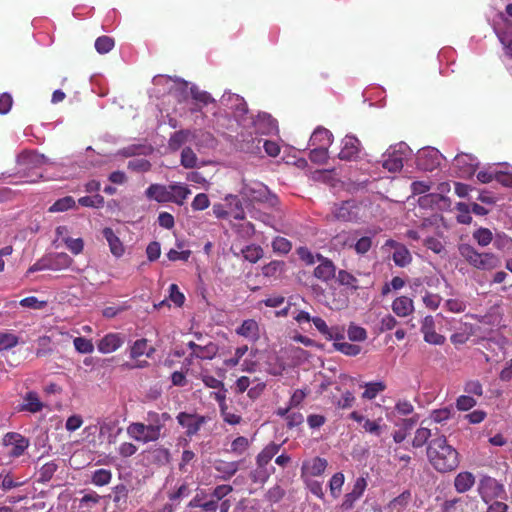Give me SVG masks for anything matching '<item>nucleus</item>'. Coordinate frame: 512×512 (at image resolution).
<instances>
[{
	"label": "nucleus",
	"instance_id": "nucleus-1",
	"mask_svg": "<svg viewBox=\"0 0 512 512\" xmlns=\"http://www.w3.org/2000/svg\"><path fill=\"white\" fill-rule=\"evenodd\" d=\"M427 457L431 465L440 473L451 472L459 466V454L447 443L444 436L429 442Z\"/></svg>",
	"mask_w": 512,
	"mask_h": 512
},
{
	"label": "nucleus",
	"instance_id": "nucleus-2",
	"mask_svg": "<svg viewBox=\"0 0 512 512\" xmlns=\"http://www.w3.org/2000/svg\"><path fill=\"white\" fill-rule=\"evenodd\" d=\"M190 194L191 190L183 183L151 184L145 191L148 199L155 200L158 203L171 202L179 206L184 204Z\"/></svg>",
	"mask_w": 512,
	"mask_h": 512
},
{
	"label": "nucleus",
	"instance_id": "nucleus-3",
	"mask_svg": "<svg viewBox=\"0 0 512 512\" xmlns=\"http://www.w3.org/2000/svg\"><path fill=\"white\" fill-rule=\"evenodd\" d=\"M457 249L460 257L475 269L493 270L500 266V259L494 253H480L468 243H460Z\"/></svg>",
	"mask_w": 512,
	"mask_h": 512
},
{
	"label": "nucleus",
	"instance_id": "nucleus-4",
	"mask_svg": "<svg viewBox=\"0 0 512 512\" xmlns=\"http://www.w3.org/2000/svg\"><path fill=\"white\" fill-rule=\"evenodd\" d=\"M162 426L160 424L132 423L127 428L128 435L136 441L147 443L160 437Z\"/></svg>",
	"mask_w": 512,
	"mask_h": 512
},
{
	"label": "nucleus",
	"instance_id": "nucleus-5",
	"mask_svg": "<svg viewBox=\"0 0 512 512\" xmlns=\"http://www.w3.org/2000/svg\"><path fill=\"white\" fill-rule=\"evenodd\" d=\"M479 493L487 502V498H504V486L490 476H484L479 482Z\"/></svg>",
	"mask_w": 512,
	"mask_h": 512
},
{
	"label": "nucleus",
	"instance_id": "nucleus-6",
	"mask_svg": "<svg viewBox=\"0 0 512 512\" xmlns=\"http://www.w3.org/2000/svg\"><path fill=\"white\" fill-rule=\"evenodd\" d=\"M360 151L361 143L359 139L352 135H346L342 140L338 158L344 161H356L359 159Z\"/></svg>",
	"mask_w": 512,
	"mask_h": 512
},
{
	"label": "nucleus",
	"instance_id": "nucleus-7",
	"mask_svg": "<svg viewBox=\"0 0 512 512\" xmlns=\"http://www.w3.org/2000/svg\"><path fill=\"white\" fill-rule=\"evenodd\" d=\"M441 154L435 148H425L417 155V166L424 171H433L440 166Z\"/></svg>",
	"mask_w": 512,
	"mask_h": 512
},
{
	"label": "nucleus",
	"instance_id": "nucleus-8",
	"mask_svg": "<svg viewBox=\"0 0 512 512\" xmlns=\"http://www.w3.org/2000/svg\"><path fill=\"white\" fill-rule=\"evenodd\" d=\"M421 333L423 334V339L425 342L432 345H443L446 341L444 335H441L435 330V320L434 317L428 315L424 317L421 323L420 328Z\"/></svg>",
	"mask_w": 512,
	"mask_h": 512
},
{
	"label": "nucleus",
	"instance_id": "nucleus-9",
	"mask_svg": "<svg viewBox=\"0 0 512 512\" xmlns=\"http://www.w3.org/2000/svg\"><path fill=\"white\" fill-rule=\"evenodd\" d=\"M318 266L315 267L313 275L322 282H329L336 276V266L329 258L316 254Z\"/></svg>",
	"mask_w": 512,
	"mask_h": 512
},
{
	"label": "nucleus",
	"instance_id": "nucleus-10",
	"mask_svg": "<svg viewBox=\"0 0 512 512\" xmlns=\"http://www.w3.org/2000/svg\"><path fill=\"white\" fill-rule=\"evenodd\" d=\"M384 246L392 248L394 250L392 254V259L396 266L406 267L411 263L412 256L404 244L399 243L393 239H388L385 242Z\"/></svg>",
	"mask_w": 512,
	"mask_h": 512
},
{
	"label": "nucleus",
	"instance_id": "nucleus-11",
	"mask_svg": "<svg viewBox=\"0 0 512 512\" xmlns=\"http://www.w3.org/2000/svg\"><path fill=\"white\" fill-rule=\"evenodd\" d=\"M125 342V336L121 333L111 332L106 334L97 343L100 353L109 354L118 350Z\"/></svg>",
	"mask_w": 512,
	"mask_h": 512
},
{
	"label": "nucleus",
	"instance_id": "nucleus-12",
	"mask_svg": "<svg viewBox=\"0 0 512 512\" xmlns=\"http://www.w3.org/2000/svg\"><path fill=\"white\" fill-rule=\"evenodd\" d=\"M333 214L340 221H353L358 216V207L352 200L342 201L339 204H335Z\"/></svg>",
	"mask_w": 512,
	"mask_h": 512
},
{
	"label": "nucleus",
	"instance_id": "nucleus-13",
	"mask_svg": "<svg viewBox=\"0 0 512 512\" xmlns=\"http://www.w3.org/2000/svg\"><path fill=\"white\" fill-rule=\"evenodd\" d=\"M5 446H12L9 454L13 457L21 456L29 446V441L18 433H7L3 438Z\"/></svg>",
	"mask_w": 512,
	"mask_h": 512
},
{
	"label": "nucleus",
	"instance_id": "nucleus-14",
	"mask_svg": "<svg viewBox=\"0 0 512 512\" xmlns=\"http://www.w3.org/2000/svg\"><path fill=\"white\" fill-rule=\"evenodd\" d=\"M384 157L382 166L389 172H398L403 168L404 156L401 151L395 149L388 150Z\"/></svg>",
	"mask_w": 512,
	"mask_h": 512
},
{
	"label": "nucleus",
	"instance_id": "nucleus-15",
	"mask_svg": "<svg viewBox=\"0 0 512 512\" xmlns=\"http://www.w3.org/2000/svg\"><path fill=\"white\" fill-rule=\"evenodd\" d=\"M102 234L108 242L110 252L112 253V255H114L117 258L121 257L125 252V248L122 241L114 233L113 229L110 227H105L102 231Z\"/></svg>",
	"mask_w": 512,
	"mask_h": 512
},
{
	"label": "nucleus",
	"instance_id": "nucleus-16",
	"mask_svg": "<svg viewBox=\"0 0 512 512\" xmlns=\"http://www.w3.org/2000/svg\"><path fill=\"white\" fill-rule=\"evenodd\" d=\"M337 393L331 397L332 404L340 409L352 408L356 398L354 394L348 390H341L338 386L336 387Z\"/></svg>",
	"mask_w": 512,
	"mask_h": 512
},
{
	"label": "nucleus",
	"instance_id": "nucleus-17",
	"mask_svg": "<svg viewBox=\"0 0 512 512\" xmlns=\"http://www.w3.org/2000/svg\"><path fill=\"white\" fill-rule=\"evenodd\" d=\"M366 488V481L364 478H358L353 486L350 493L345 495V499L342 503V508L349 510L353 507L354 502L360 498Z\"/></svg>",
	"mask_w": 512,
	"mask_h": 512
},
{
	"label": "nucleus",
	"instance_id": "nucleus-18",
	"mask_svg": "<svg viewBox=\"0 0 512 512\" xmlns=\"http://www.w3.org/2000/svg\"><path fill=\"white\" fill-rule=\"evenodd\" d=\"M392 310L399 317H407L414 311L413 300L407 296L397 297L392 302Z\"/></svg>",
	"mask_w": 512,
	"mask_h": 512
},
{
	"label": "nucleus",
	"instance_id": "nucleus-19",
	"mask_svg": "<svg viewBox=\"0 0 512 512\" xmlns=\"http://www.w3.org/2000/svg\"><path fill=\"white\" fill-rule=\"evenodd\" d=\"M259 325L254 319L244 320L243 323L236 329V333L244 338L252 341H257L259 338Z\"/></svg>",
	"mask_w": 512,
	"mask_h": 512
},
{
	"label": "nucleus",
	"instance_id": "nucleus-20",
	"mask_svg": "<svg viewBox=\"0 0 512 512\" xmlns=\"http://www.w3.org/2000/svg\"><path fill=\"white\" fill-rule=\"evenodd\" d=\"M327 467V461L320 457H315L311 460L304 461L302 465V474H308L310 476L321 475Z\"/></svg>",
	"mask_w": 512,
	"mask_h": 512
},
{
	"label": "nucleus",
	"instance_id": "nucleus-21",
	"mask_svg": "<svg viewBox=\"0 0 512 512\" xmlns=\"http://www.w3.org/2000/svg\"><path fill=\"white\" fill-rule=\"evenodd\" d=\"M332 133L323 127H318L312 133L309 143L313 147H325L328 148L332 143Z\"/></svg>",
	"mask_w": 512,
	"mask_h": 512
},
{
	"label": "nucleus",
	"instance_id": "nucleus-22",
	"mask_svg": "<svg viewBox=\"0 0 512 512\" xmlns=\"http://www.w3.org/2000/svg\"><path fill=\"white\" fill-rule=\"evenodd\" d=\"M43 407L38 394L34 391L27 392L23 397V401L20 404V411H28L30 413H37Z\"/></svg>",
	"mask_w": 512,
	"mask_h": 512
},
{
	"label": "nucleus",
	"instance_id": "nucleus-23",
	"mask_svg": "<svg viewBox=\"0 0 512 512\" xmlns=\"http://www.w3.org/2000/svg\"><path fill=\"white\" fill-rule=\"evenodd\" d=\"M474 484L475 477L468 471L459 473L454 479V487L458 493H464L470 490Z\"/></svg>",
	"mask_w": 512,
	"mask_h": 512
},
{
	"label": "nucleus",
	"instance_id": "nucleus-24",
	"mask_svg": "<svg viewBox=\"0 0 512 512\" xmlns=\"http://www.w3.org/2000/svg\"><path fill=\"white\" fill-rule=\"evenodd\" d=\"M155 349L150 347L148 349V341L145 338L136 340L133 345L130 347V358L138 359L139 357L146 355L147 357H151L154 353Z\"/></svg>",
	"mask_w": 512,
	"mask_h": 512
},
{
	"label": "nucleus",
	"instance_id": "nucleus-25",
	"mask_svg": "<svg viewBox=\"0 0 512 512\" xmlns=\"http://www.w3.org/2000/svg\"><path fill=\"white\" fill-rule=\"evenodd\" d=\"M51 270L60 271L67 269L73 263V259L66 253L49 254Z\"/></svg>",
	"mask_w": 512,
	"mask_h": 512
},
{
	"label": "nucleus",
	"instance_id": "nucleus-26",
	"mask_svg": "<svg viewBox=\"0 0 512 512\" xmlns=\"http://www.w3.org/2000/svg\"><path fill=\"white\" fill-rule=\"evenodd\" d=\"M280 445L276 443L268 444L257 456V466H265L271 461V459L278 453Z\"/></svg>",
	"mask_w": 512,
	"mask_h": 512
},
{
	"label": "nucleus",
	"instance_id": "nucleus-27",
	"mask_svg": "<svg viewBox=\"0 0 512 512\" xmlns=\"http://www.w3.org/2000/svg\"><path fill=\"white\" fill-rule=\"evenodd\" d=\"M308 394V391L297 389L294 391V393L290 397L289 406L285 408H279L278 414L279 416H285L290 410L294 408L300 407V405L303 403L304 399L306 398Z\"/></svg>",
	"mask_w": 512,
	"mask_h": 512
},
{
	"label": "nucleus",
	"instance_id": "nucleus-28",
	"mask_svg": "<svg viewBox=\"0 0 512 512\" xmlns=\"http://www.w3.org/2000/svg\"><path fill=\"white\" fill-rule=\"evenodd\" d=\"M364 391L362 393L363 399L372 400L376 398L378 394L385 391L387 386L384 381L368 382L363 385Z\"/></svg>",
	"mask_w": 512,
	"mask_h": 512
},
{
	"label": "nucleus",
	"instance_id": "nucleus-29",
	"mask_svg": "<svg viewBox=\"0 0 512 512\" xmlns=\"http://www.w3.org/2000/svg\"><path fill=\"white\" fill-rule=\"evenodd\" d=\"M218 352V346L213 343L209 342L208 344L204 346H199L197 352L190 353V358H199L201 360H211L213 359Z\"/></svg>",
	"mask_w": 512,
	"mask_h": 512
},
{
	"label": "nucleus",
	"instance_id": "nucleus-30",
	"mask_svg": "<svg viewBox=\"0 0 512 512\" xmlns=\"http://www.w3.org/2000/svg\"><path fill=\"white\" fill-rule=\"evenodd\" d=\"M191 136L190 130H179L174 132L168 141V146L171 150L177 151L184 145Z\"/></svg>",
	"mask_w": 512,
	"mask_h": 512
},
{
	"label": "nucleus",
	"instance_id": "nucleus-31",
	"mask_svg": "<svg viewBox=\"0 0 512 512\" xmlns=\"http://www.w3.org/2000/svg\"><path fill=\"white\" fill-rule=\"evenodd\" d=\"M410 501L411 492L409 490H405L389 502L388 508L391 511L402 512L408 506Z\"/></svg>",
	"mask_w": 512,
	"mask_h": 512
},
{
	"label": "nucleus",
	"instance_id": "nucleus-32",
	"mask_svg": "<svg viewBox=\"0 0 512 512\" xmlns=\"http://www.w3.org/2000/svg\"><path fill=\"white\" fill-rule=\"evenodd\" d=\"M148 458L151 461V463L164 466L169 463L170 461V453L168 449L165 448H155L150 451H148Z\"/></svg>",
	"mask_w": 512,
	"mask_h": 512
},
{
	"label": "nucleus",
	"instance_id": "nucleus-33",
	"mask_svg": "<svg viewBox=\"0 0 512 512\" xmlns=\"http://www.w3.org/2000/svg\"><path fill=\"white\" fill-rule=\"evenodd\" d=\"M76 207V201L72 196H65L56 200L48 209L51 213L64 212Z\"/></svg>",
	"mask_w": 512,
	"mask_h": 512
},
{
	"label": "nucleus",
	"instance_id": "nucleus-34",
	"mask_svg": "<svg viewBox=\"0 0 512 512\" xmlns=\"http://www.w3.org/2000/svg\"><path fill=\"white\" fill-rule=\"evenodd\" d=\"M190 94L194 102L202 105L203 107L215 102V99L210 93L200 90L196 85L190 87Z\"/></svg>",
	"mask_w": 512,
	"mask_h": 512
},
{
	"label": "nucleus",
	"instance_id": "nucleus-35",
	"mask_svg": "<svg viewBox=\"0 0 512 512\" xmlns=\"http://www.w3.org/2000/svg\"><path fill=\"white\" fill-rule=\"evenodd\" d=\"M267 187L262 184H257V188L245 186L243 194L251 201L261 202L266 198Z\"/></svg>",
	"mask_w": 512,
	"mask_h": 512
},
{
	"label": "nucleus",
	"instance_id": "nucleus-36",
	"mask_svg": "<svg viewBox=\"0 0 512 512\" xmlns=\"http://www.w3.org/2000/svg\"><path fill=\"white\" fill-rule=\"evenodd\" d=\"M239 468V462H224V461H217L215 463V469L219 473H222V478L224 480H228L231 478Z\"/></svg>",
	"mask_w": 512,
	"mask_h": 512
},
{
	"label": "nucleus",
	"instance_id": "nucleus-37",
	"mask_svg": "<svg viewBox=\"0 0 512 512\" xmlns=\"http://www.w3.org/2000/svg\"><path fill=\"white\" fill-rule=\"evenodd\" d=\"M245 260L250 263H256L263 257V249L259 245L251 244L244 247L241 251Z\"/></svg>",
	"mask_w": 512,
	"mask_h": 512
},
{
	"label": "nucleus",
	"instance_id": "nucleus-38",
	"mask_svg": "<svg viewBox=\"0 0 512 512\" xmlns=\"http://www.w3.org/2000/svg\"><path fill=\"white\" fill-rule=\"evenodd\" d=\"M355 419L359 422L364 421L363 428L365 429V431H367L375 436H380L386 428L385 425H381L379 423V421L375 420V419L374 420H371L370 418H355Z\"/></svg>",
	"mask_w": 512,
	"mask_h": 512
},
{
	"label": "nucleus",
	"instance_id": "nucleus-39",
	"mask_svg": "<svg viewBox=\"0 0 512 512\" xmlns=\"http://www.w3.org/2000/svg\"><path fill=\"white\" fill-rule=\"evenodd\" d=\"M333 347L336 351H339L347 356H357L361 352V346L348 342H334Z\"/></svg>",
	"mask_w": 512,
	"mask_h": 512
},
{
	"label": "nucleus",
	"instance_id": "nucleus-40",
	"mask_svg": "<svg viewBox=\"0 0 512 512\" xmlns=\"http://www.w3.org/2000/svg\"><path fill=\"white\" fill-rule=\"evenodd\" d=\"M205 418H178L179 423L187 428V435L191 436L197 433Z\"/></svg>",
	"mask_w": 512,
	"mask_h": 512
},
{
	"label": "nucleus",
	"instance_id": "nucleus-41",
	"mask_svg": "<svg viewBox=\"0 0 512 512\" xmlns=\"http://www.w3.org/2000/svg\"><path fill=\"white\" fill-rule=\"evenodd\" d=\"M473 238L481 247L488 246L493 240V234L488 228H479L473 232Z\"/></svg>",
	"mask_w": 512,
	"mask_h": 512
},
{
	"label": "nucleus",
	"instance_id": "nucleus-42",
	"mask_svg": "<svg viewBox=\"0 0 512 512\" xmlns=\"http://www.w3.org/2000/svg\"><path fill=\"white\" fill-rule=\"evenodd\" d=\"M337 280L343 286L350 287L354 290H357L359 288L358 279L353 274L346 270H340L338 272Z\"/></svg>",
	"mask_w": 512,
	"mask_h": 512
},
{
	"label": "nucleus",
	"instance_id": "nucleus-43",
	"mask_svg": "<svg viewBox=\"0 0 512 512\" xmlns=\"http://www.w3.org/2000/svg\"><path fill=\"white\" fill-rule=\"evenodd\" d=\"M457 214V222L460 224L468 225L472 222V216L470 215L471 210L469 205L463 202H459L456 204Z\"/></svg>",
	"mask_w": 512,
	"mask_h": 512
},
{
	"label": "nucleus",
	"instance_id": "nucleus-44",
	"mask_svg": "<svg viewBox=\"0 0 512 512\" xmlns=\"http://www.w3.org/2000/svg\"><path fill=\"white\" fill-rule=\"evenodd\" d=\"M115 45L114 39L109 36H100L95 41V49L100 54L110 52Z\"/></svg>",
	"mask_w": 512,
	"mask_h": 512
},
{
	"label": "nucleus",
	"instance_id": "nucleus-45",
	"mask_svg": "<svg viewBox=\"0 0 512 512\" xmlns=\"http://www.w3.org/2000/svg\"><path fill=\"white\" fill-rule=\"evenodd\" d=\"M104 197L100 194L94 196H83L78 199L79 205L83 207L101 208L104 206Z\"/></svg>",
	"mask_w": 512,
	"mask_h": 512
},
{
	"label": "nucleus",
	"instance_id": "nucleus-46",
	"mask_svg": "<svg viewBox=\"0 0 512 512\" xmlns=\"http://www.w3.org/2000/svg\"><path fill=\"white\" fill-rule=\"evenodd\" d=\"M181 165L191 169L197 165V156L190 147H185L181 152Z\"/></svg>",
	"mask_w": 512,
	"mask_h": 512
},
{
	"label": "nucleus",
	"instance_id": "nucleus-47",
	"mask_svg": "<svg viewBox=\"0 0 512 512\" xmlns=\"http://www.w3.org/2000/svg\"><path fill=\"white\" fill-rule=\"evenodd\" d=\"M75 349L82 354H90L94 351L92 340L85 337H76L73 340Z\"/></svg>",
	"mask_w": 512,
	"mask_h": 512
},
{
	"label": "nucleus",
	"instance_id": "nucleus-48",
	"mask_svg": "<svg viewBox=\"0 0 512 512\" xmlns=\"http://www.w3.org/2000/svg\"><path fill=\"white\" fill-rule=\"evenodd\" d=\"M272 248L274 252L288 254L292 249V244L288 239L277 236L272 241Z\"/></svg>",
	"mask_w": 512,
	"mask_h": 512
},
{
	"label": "nucleus",
	"instance_id": "nucleus-49",
	"mask_svg": "<svg viewBox=\"0 0 512 512\" xmlns=\"http://www.w3.org/2000/svg\"><path fill=\"white\" fill-rule=\"evenodd\" d=\"M19 343L16 335L7 332H0V352L15 347Z\"/></svg>",
	"mask_w": 512,
	"mask_h": 512
},
{
	"label": "nucleus",
	"instance_id": "nucleus-50",
	"mask_svg": "<svg viewBox=\"0 0 512 512\" xmlns=\"http://www.w3.org/2000/svg\"><path fill=\"white\" fill-rule=\"evenodd\" d=\"M309 159L316 164H324L328 159V148L314 147L309 153Z\"/></svg>",
	"mask_w": 512,
	"mask_h": 512
},
{
	"label": "nucleus",
	"instance_id": "nucleus-51",
	"mask_svg": "<svg viewBox=\"0 0 512 512\" xmlns=\"http://www.w3.org/2000/svg\"><path fill=\"white\" fill-rule=\"evenodd\" d=\"M112 478L110 470L98 469L92 475V482L97 486L107 485Z\"/></svg>",
	"mask_w": 512,
	"mask_h": 512
},
{
	"label": "nucleus",
	"instance_id": "nucleus-52",
	"mask_svg": "<svg viewBox=\"0 0 512 512\" xmlns=\"http://www.w3.org/2000/svg\"><path fill=\"white\" fill-rule=\"evenodd\" d=\"M57 468L58 466L55 462L44 464L39 470V481L43 483L50 481Z\"/></svg>",
	"mask_w": 512,
	"mask_h": 512
},
{
	"label": "nucleus",
	"instance_id": "nucleus-53",
	"mask_svg": "<svg viewBox=\"0 0 512 512\" xmlns=\"http://www.w3.org/2000/svg\"><path fill=\"white\" fill-rule=\"evenodd\" d=\"M63 242L65 243L66 247L70 250L71 253L74 255L80 254L84 249V242L82 238H71V237H64Z\"/></svg>",
	"mask_w": 512,
	"mask_h": 512
},
{
	"label": "nucleus",
	"instance_id": "nucleus-54",
	"mask_svg": "<svg viewBox=\"0 0 512 512\" xmlns=\"http://www.w3.org/2000/svg\"><path fill=\"white\" fill-rule=\"evenodd\" d=\"M127 167L135 172H147L151 169V163L145 158H139L130 160Z\"/></svg>",
	"mask_w": 512,
	"mask_h": 512
},
{
	"label": "nucleus",
	"instance_id": "nucleus-55",
	"mask_svg": "<svg viewBox=\"0 0 512 512\" xmlns=\"http://www.w3.org/2000/svg\"><path fill=\"white\" fill-rule=\"evenodd\" d=\"M210 206V200L208 198V195L205 193H199L197 194L192 203L191 207L195 211H202L207 209Z\"/></svg>",
	"mask_w": 512,
	"mask_h": 512
},
{
	"label": "nucleus",
	"instance_id": "nucleus-56",
	"mask_svg": "<svg viewBox=\"0 0 512 512\" xmlns=\"http://www.w3.org/2000/svg\"><path fill=\"white\" fill-rule=\"evenodd\" d=\"M169 299L177 306L182 307L185 302V296L180 292L177 284L169 286Z\"/></svg>",
	"mask_w": 512,
	"mask_h": 512
},
{
	"label": "nucleus",
	"instance_id": "nucleus-57",
	"mask_svg": "<svg viewBox=\"0 0 512 512\" xmlns=\"http://www.w3.org/2000/svg\"><path fill=\"white\" fill-rule=\"evenodd\" d=\"M432 435V431L429 428L421 427L416 431L415 437L413 439V445L415 447L423 446L429 437Z\"/></svg>",
	"mask_w": 512,
	"mask_h": 512
},
{
	"label": "nucleus",
	"instance_id": "nucleus-58",
	"mask_svg": "<svg viewBox=\"0 0 512 512\" xmlns=\"http://www.w3.org/2000/svg\"><path fill=\"white\" fill-rule=\"evenodd\" d=\"M476 400L470 395H461L457 398L456 407L459 411H468L476 405Z\"/></svg>",
	"mask_w": 512,
	"mask_h": 512
},
{
	"label": "nucleus",
	"instance_id": "nucleus-59",
	"mask_svg": "<svg viewBox=\"0 0 512 512\" xmlns=\"http://www.w3.org/2000/svg\"><path fill=\"white\" fill-rule=\"evenodd\" d=\"M249 447V441L246 437L239 436L233 440L231 444V452L241 455L243 454Z\"/></svg>",
	"mask_w": 512,
	"mask_h": 512
},
{
	"label": "nucleus",
	"instance_id": "nucleus-60",
	"mask_svg": "<svg viewBox=\"0 0 512 512\" xmlns=\"http://www.w3.org/2000/svg\"><path fill=\"white\" fill-rule=\"evenodd\" d=\"M347 332L351 341H364L367 338L366 330L356 325H350Z\"/></svg>",
	"mask_w": 512,
	"mask_h": 512
},
{
	"label": "nucleus",
	"instance_id": "nucleus-61",
	"mask_svg": "<svg viewBox=\"0 0 512 512\" xmlns=\"http://www.w3.org/2000/svg\"><path fill=\"white\" fill-rule=\"evenodd\" d=\"M464 391L470 396L471 395L482 396L483 395V386L479 380H469L464 385Z\"/></svg>",
	"mask_w": 512,
	"mask_h": 512
},
{
	"label": "nucleus",
	"instance_id": "nucleus-62",
	"mask_svg": "<svg viewBox=\"0 0 512 512\" xmlns=\"http://www.w3.org/2000/svg\"><path fill=\"white\" fill-rule=\"evenodd\" d=\"M128 497V489L124 484L117 485L114 488V497L113 501L121 506L122 504H126Z\"/></svg>",
	"mask_w": 512,
	"mask_h": 512
},
{
	"label": "nucleus",
	"instance_id": "nucleus-63",
	"mask_svg": "<svg viewBox=\"0 0 512 512\" xmlns=\"http://www.w3.org/2000/svg\"><path fill=\"white\" fill-rule=\"evenodd\" d=\"M344 484V475L342 473H336L330 480V491L334 497H338L341 491V487Z\"/></svg>",
	"mask_w": 512,
	"mask_h": 512
},
{
	"label": "nucleus",
	"instance_id": "nucleus-64",
	"mask_svg": "<svg viewBox=\"0 0 512 512\" xmlns=\"http://www.w3.org/2000/svg\"><path fill=\"white\" fill-rule=\"evenodd\" d=\"M372 246V239L368 236H363L359 238L356 243L353 245L356 253L358 254H366Z\"/></svg>",
	"mask_w": 512,
	"mask_h": 512
}]
</instances>
